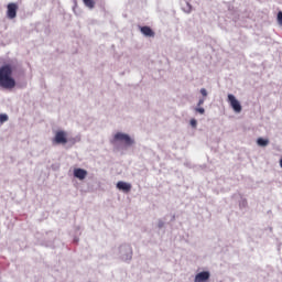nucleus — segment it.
Instances as JSON below:
<instances>
[{
    "mask_svg": "<svg viewBox=\"0 0 282 282\" xmlns=\"http://www.w3.org/2000/svg\"><path fill=\"white\" fill-rule=\"evenodd\" d=\"M278 23L282 25V11L278 13Z\"/></svg>",
    "mask_w": 282,
    "mask_h": 282,
    "instance_id": "15",
    "label": "nucleus"
},
{
    "mask_svg": "<svg viewBox=\"0 0 282 282\" xmlns=\"http://www.w3.org/2000/svg\"><path fill=\"white\" fill-rule=\"evenodd\" d=\"M140 32L142 33L143 36H149L152 37L155 36V32H153V29L150 26H141Z\"/></svg>",
    "mask_w": 282,
    "mask_h": 282,
    "instance_id": "8",
    "label": "nucleus"
},
{
    "mask_svg": "<svg viewBox=\"0 0 282 282\" xmlns=\"http://www.w3.org/2000/svg\"><path fill=\"white\" fill-rule=\"evenodd\" d=\"M53 142H55V144H67V132L63 130L57 131Z\"/></svg>",
    "mask_w": 282,
    "mask_h": 282,
    "instance_id": "4",
    "label": "nucleus"
},
{
    "mask_svg": "<svg viewBox=\"0 0 282 282\" xmlns=\"http://www.w3.org/2000/svg\"><path fill=\"white\" fill-rule=\"evenodd\" d=\"M159 226H160V228H162V224H160Z\"/></svg>",
    "mask_w": 282,
    "mask_h": 282,
    "instance_id": "19",
    "label": "nucleus"
},
{
    "mask_svg": "<svg viewBox=\"0 0 282 282\" xmlns=\"http://www.w3.org/2000/svg\"><path fill=\"white\" fill-rule=\"evenodd\" d=\"M258 147H268L270 144V141L268 139L259 138L257 140Z\"/></svg>",
    "mask_w": 282,
    "mask_h": 282,
    "instance_id": "10",
    "label": "nucleus"
},
{
    "mask_svg": "<svg viewBox=\"0 0 282 282\" xmlns=\"http://www.w3.org/2000/svg\"><path fill=\"white\" fill-rule=\"evenodd\" d=\"M189 124H191V127H193L195 129L197 127V120L191 119Z\"/></svg>",
    "mask_w": 282,
    "mask_h": 282,
    "instance_id": "14",
    "label": "nucleus"
},
{
    "mask_svg": "<svg viewBox=\"0 0 282 282\" xmlns=\"http://www.w3.org/2000/svg\"><path fill=\"white\" fill-rule=\"evenodd\" d=\"M204 101H205V99H199V100H198V104H197L198 107H202V105H204Z\"/></svg>",
    "mask_w": 282,
    "mask_h": 282,
    "instance_id": "17",
    "label": "nucleus"
},
{
    "mask_svg": "<svg viewBox=\"0 0 282 282\" xmlns=\"http://www.w3.org/2000/svg\"><path fill=\"white\" fill-rule=\"evenodd\" d=\"M227 101L229 102L231 109L235 111V113H241V102L237 100V97L235 95L229 94Z\"/></svg>",
    "mask_w": 282,
    "mask_h": 282,
    "instance_id": "3",
    "label": "nucleus"
},
{
    "mask_svg": "<svg viewBox=\"0 0 282 282\" xmlns=\"http://www.w3.org/2000/svg\"><path fill=\"white\" fill-rule=\"evenodd\" d=\"M195 111L197 113H200L202 116H204L206 113V110L204 108H195Z\"/></svg>",
    "mask_w": 282,
    "mask_h": 282,
    "instance_id": "13",
    "label": "nucleus"
},
{
    "mask_svg": "<svg viewBox=\"0 0 282 282\" xmlns=\"http://www.w3.org/2000/svg\"><path fill=\"white\" fill-rule=\"evenodd\" d=\"M14 68L10 64H6L0 67V87L2 89H14L17 87V80L12 77Z\"/></svg>",
    "mask_w": 282,
    "mask_h": 282,
    "instance_id": "1",
    "label": "nucleus"
},
{
    "mask_svg": "<svg viewBox=\"0 0 282 282\" xmlns=\"http://www.w3.org/2000/svg\"><path fill=\"white\" fill-rule=\"evenodd\" d=\"M84 4L86 6V8H94V6H96V2H94V0H83Z\"/></svg>",
    "mask_w": 282,
    "mask_h": 282,
    "instance_id": "11",
    "label": "nucleus"
},
{
    "mask_svg": "<svg viewBox=\"0 0 282 282\" xmlns=\"http://www.w3.org/2000/svg\"><path fill=\"white\" fill-rule=\"evenodd\" d=\"M117 188L119 191H123V193H130L131 192V184L120 181V182L117 183Z\"/></svg>",
    "mask_w": 282,
    "mask_h": 282,
    "instance_id": "7",
    "label": "nucleus"
},
{
    "mask_svg": "<svg viewBox=\"0 0 282 282\" xmlns=\"http://www.w3.org/2000/svg\"><path fill=\"white\" fill-rule=\"evenodd\" d=\"M187 6H188V8H189L187 12H191V4L187 3Z\"/></svg>",
    "mask_w": 282,
    "mask_h": 282,
    "instance_id": "18",
    "label": "nucleus"
},
{
    "mask_svg": "<svg viewBox=\"0 0 282 282\" xmlns=\"http://www.w3.org/2000/svg\"><path fill=\"white\" fill-rule=\"evenodd\" d=\"M115 142H123L126 147H131V144H133V139H131L129 134L117 132L111 141V144H115Z\"/></svg>",
    "mask_w": 282,
    "mask_h": 282,
    "instance_id": "2",
    "label": "nucleus"
},
{
    "mask_svg": "<svg viewBox=\"0 0 282 282\" xmlns=\"http://www.w3.org/2000/svg\"><path fill=\"white\" fill-rule=\"evenodd\" d=\"M74 177H77V180H85V177H87V171L84 169H75Z\"/></svg>",
    "mask_w": 282,
    "mask_h": 282,
    "instance_id": "9",
    "label": "nucleus"
},
{
    "mask_svg": "<svg viewBox=\"0 0 282 282\" xmlns=\"http://www.w3.org/2000/svg\"><path fill=\"white\" fill-rule=\"evenodd\" d=\"M0 122H8V115H0Z\"/></svg>",
    "mask_w": 282,
    "mask_h": 282,
    "instance_id": "12",
    "label": "nucleus"
},
{
    "mask_svg": "<svg viewBox=\"0 0 282 282\" xmlns=\"http://www.w3.org/2000/svg\"><path fill=\"white\" fill-rule=\"evenodd\" d=\"M200 94L202 96H204L206 98V96H208V91H206V88H202L200 89Z\"/></svg>",
    "mask_w": 282,
    "mask_h": 282,
    "instance_id": "16",
    "label": "nucleus"
},
{
    "mask_svg": "<svg viewBox=\"0 0 282 282\" xmlns=\"http://www.w3.org/2000/svg\"><path fill=\"white\" fill-rule=\"evenodd\" d=\"M17 10H19V7L17 3H9L7 7V17L8 19H15L17 18Z\"/></svg>",
    "mask_w": 282,
    "mask_h": 282,
    "instance_id": "5",
    "label": "nucleus"
},
{
    "mask_svg": "<svg viewBox=\"0 0 282 282\" xmlns=\"http://www.w3.org/2000/svg\"><path fill=\"white\" fill-rule=\"evenodd\" d=\"M210 279V272L203 271L195 275L194 282H206Z\"/></svg>",
    "mask_w": 282,
    "mask_h": 282,
    "instance_id": "6",
    "label": "nucleus"
}]
</instances>
